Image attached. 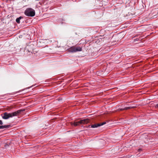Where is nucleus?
<instances>
[{"label":"nucleus","mask_w":158,"mask_h":158,"mask_svg":"<svg viewBox=\"0 0 158 158\" xmlns=\"http://www.w3.org/2000/svg\"><path fill=\"white\" fill-rule=\"evenodd\" d=\"M24 110H19L16 111L11 113L5 112L2 114V117L4 119H7L9 118L12 117L13 116L19 115Z\"/></svg>","instance_id":"1"},{"label":"nucleus","mask_w":158,"mask_h":158,"mask_svg":"<svg viewBox=\"0 0 158 158\" xmlns=\"http://www.w3.org/2000/svg\"><path fill=\"white\" fill-rule=\"evenodd\" d=\"M24 14L27 16L33 17L35 15V10L32 8H28L25 10Z\"/></svg>","instance_id":"2"},{"label":"nucleus","mask_w":158,"mask_h":158,"mask_svg":"<svg viewBox=\"0 0 158 158\" xmlns=\"http://www.w3.org/2000/svg\"><path fill=\"white\" fill-rule=\"evenodd\" d=\"M82 48L79 47L73 46L69 49V51L71 52H75L82 51Z\"/></svg>","instance_id":"3"},{"label":"nucleus","mask_w":158,"mask_h":158,"mask_svg":"<svg viewBox=\"0 0 158 158\" xmlns=\"http://www.w3.org/2000/svg\"><path fill=\"white\" fill-rule=\"evenodd\" d=\"M106 122H104L100 123H98L97 124H95L91 126V127L92 128H96L99 126H101L105 124L106 123Z\"/></svg>","instance_id":"4"},{"label":"nucleus","mask_w":158,"mask_h":158,"mask_svg":"<svg viewBox=\"0 0 158 158\" xmlns=\"http://www.w3.org/2000/svg\"><path fill=\"white\" fill-rule=\"evenodd\" d=\"M89 122V120L88 119H84L80 121L81 124H87Z\"/></svg>","instance_id":"5"},{"label":"nucleus","mask_w":158,"mask_h":158,"mask_svg":"<svg viewBox=\"0 0 158 158\" xmlns=\"http://www.w3.org/2000/svg\"><path fill=\"white\" fill-rule=\"evenodd\" d=\"M81 124V123L80 122V121L78 122H71V124L72 125H73L75 126H77L80 125Z\"/></svg>","instance_id":"6"},{"label":"nucleus","mask_w":158,"mask_h":158,"mask_svg":"<svg viewBox=\"0 0 158 158\" xmlns=\"http://www.w3.org/2000/svg\"><path fill=\"white\" fill-rule=\"evenodd\" d=\"M135 107V106H128V107H126L125 108H121L120 109V110H127L130 109L131 108H134Z\"/></svg>","instance_id":"7"},{"label":"nucleus","mask_w":158,"mask_h":158,"mask_svg":"<svg viewBox=\"0 0 158 158\" xmlns=\"http://www.w3.org/2000/svg\"><path fill=\"white\" fill-rule=\"evenodd\" d=\"M10 127V125H7L4 126H0V129H3L4 128H9Z\"/></svg>","instance_id":"8"},{"label":"nucleus","mask_w":158,"mask_h":158,"mask_svg":"<svg viewBox=\"0 0 158 158\" xmlns=\"http://www.w3.org/2000/svg\"><path fill=\"white\" fill-rule=\"evenodd\" d=\"M23 18L21 16L19 17V18H18L16 19V22L18 23H20V20Z\"/></svg>","instance_id":"9"},{"label":"nucleus","mask_w":158,"mask_h":158,"mask_svg":"<svg viewBox=\"0 0 158 158\" xmlns=\"http://www.w3.org/2000/svg\"><path fill=\"white\" fill-rule=\"evenodd\" d=\"M3 124V123L2 122V121L0 120V125H2Z\"/></svg>","instance_id":"10"},{"label":"nucleus","mask_w":158,"mask_h":158,"mask_svg":"<svg viewBox=\"0 0 158 158\" xmlns=\"http://www.w3.org/2000/svg\"><path fill=\"white\" fill-rule=\"evenodd\" d=\"M155 107H156V108H158V104H156V105L155 106Z\"/></svg>","instance_id":"11"},{"label":"nucleus","mask_w":158,"mask_h":158,"mask_svg":"<svg viewBox=\"0 0 158 158\" xmlns=\"http://www.w3.org/2000/svg\"><path fill=\"white\" fill-rule=\"evenodd\" d=\"M141 149H139L138 151H141Z\"/></svg>","instance_id":"12"},{"label":"nucleus","mask_w":158,"mask_h":158,"mask_svg":"<svg viewBox=\"0 0 158 158\" xmlns=\"http://www.w3.org/2000/svg\"><path fill=\"white\" fill-rule=\"evenodd\" d=\"M90 126V125H89V127Z\"/></svg>","instance_id":"13"}]
</instances>
